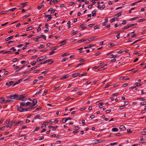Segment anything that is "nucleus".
<instances>
[{
  "instance_id": "1",
  "label": "nucleus",
  "mask_w": 146,
  "mask_h": 146,
  "mask_svg": "<svg viewBox=\"0 0 146 146\" xmlns=\"http://www.w3.org/2000/svg\"><path fill=\"white\" fill-rule=\"evenodd\" d=\"M7 99L4 101V103H10L12 102L14 100H18L19 98V96L17 95H14L11 96H8L6 97Z\"/></svg>"
},
{
  "instance_id": "2",
  "label": "nucleus",
  "mask_w": 146,
  "mask_h": 146,
  "mask_svg": "<svg viewBox=\"0 0 146 146\" xmlns=\"http://www.w3.org/2000/svg\"><path fill=\"white\" fill-rule=\"evenodd\" d=\"M17 110L20 112H23L30 111L29 108H23V107L20 106H17Z\"/></svg>"
},
{
  "instance_id": "3",
  "label": "nucleus",
  "mask_w": 146,
  "mask_h": 146,
  "mask_svg": "<svg viewBox=\"0 0 146 146\" xmlns=\"http://www.w3.org/2000/svg\"><path fill=\"white\" fill-rule=\"evenodd\" d=\"M37 103V100L35 99H34L33 100V103L31 105H30V106H29L28 108L29 109L30 111L31 110V109L35 107V106Z\"/></svg>"
},
{
  "instance_id": "4",
  "label": "nucleus",
  "mask_w": 146,
  "mask_h": 146,
  "mask_svg": "<svg viewBox=\"0 0 146 146\" xmlns=\"http://www.w3.org/2000/svg\"><path fill=\"white\" fill-rule=\"evenodd\" d=\"M26 95L25 94L21 95L19 97V98L18 100H20L23 101H26L27 99L26 98Z\"/></svg>"
},
{
  "instance_id": "5",
  "label": "nucleus",
  "mask_w": 146,
  "mask_h": 146,
  "mask_svg": "<svg viewBox=\"0 0 146 146\" xmlns=\"http://www.w3.org/2000/svg\"><path fill=\"white\" fill-rule=\"evenodd\" d=\"M85 75L86 74H73L71 76L73 77H75L78 76L80 77L82 76H85Z\"/></svg>"
},
{
  "instance_id": "6",
  "label": "nucleus",
  "mask_w": 146,
  "mask_h": 146,
  "mask_svg": "<svg viewBox=\"0 0 146 146\" xmlns=\"http://www.w3.org/2000/svg\"><path fill=\"white\" fill-rule=\"evenodd\" d=\"M23 121H19L16 122L14 124L16 126H19L23 124Z\"/></svg>"
},
{
  "instance_id": "7",
  "label": "nucleus",
  "mask_w": 146,
  "mask_h": 146,
  "mask_svg": "<svg viewBox=\"0 0 146 146\" xmlns=\"http://www.w3.org/2000/svg\"><path fill=\"white\" fill-rule=\"evenodd\" d=\"M51 72V71L49 69H46L45 70H42L40 71V73H46L48 72Z\"/></svg>"
},
{
  "instance_id": "8",
  "label": "nucleus",
  "mask_w": 146,
  "mask_h": 146,
  "mask_svg": "<svg viewBox=\"0 0 146 146\" xmlns=\"http://www.w3.org/2000/svg\"><path fill=\"white\" fill-rule=\"evenodd\" d=\"M128 102H125L123 106H119V109L120 110H122L123 109L125 106L126 105L128 104Z\"/></svg>"
},
{
  "instance_id": "9",
  "label": "nucleus",
  "mask_w": 146,
  "mask_h": 146,
  "mask_svg": "<svg viewBox=\"0 0 146 146\" xmlns=\"http://www.w3.org/2000/svg\"><path fill=\"white\" fill-rule=\"evenodd\" d=\"M59 1L60 0H51L49 4L51 5L52 4L51 3L52 2H53L54 4H55L59 2Z\"/></svg>"
},
{
  "instance_id": "10",
  "label": "nucleus",
  "mask_w": 146,
  "mask_h": 146,
  "mask_svg": "<svg viewBox=\"0 0 146 146\" xmlns=\"http://www.w3.org/2000/svg\"><path fill=\"white\" fill-rule=\"evenodd\" d=\"M43 56H41L40 57L38 58L37 60L36 61L37 62H39L40 61H41L42 60H43Z\"/></svg>"
},
{
  "instance_id": "11",
  "label": "nucleus",
  "mask_w": 146,
  "mask_h": 146,
  "mask_svg": "<svg viewBox=\"0 0 146 146\" xmlns=\"http://www.w3.org/2000/svg\"><path fill=\"white\" fill-rule=\"evenodd\" d=\"M13 82L12 81H11L10 82H7L6 83V85H8L9 86H13Z\"/></svg>"
},
{
  "instance_id": "12",
  "label": "nucleus",
  "mask_w": 146,
  "mask_h": 146,
  "mask_svg": "<svg viewBox=\"0 0 146 146\" xmlns=\"http://www.w3.org/2000/svg\"><path fill=\"white\" fill-rule=\"evenodd\" d=\"M121 13H122L121 12L118 13L117 14H116L115 15H114V17L115 18H117L119 17L121 15Z\"/></svg>"
},
{
  "instance_id": "13",
  "label": "nucleus",
  "mask_w": 146,
  "mask_h": 146,
  "mask_svg": "<svg viewBox=\"0 0 146 146\" xmlns=\"http://www.w3.org/2000/svg\"><path fill=\"white\" fill-rule=\"evenodd\" d=\"M66 43V41L65 40H63V41H61V42H60V43H59V44H60V46H61L64 45V44H65Z\"/></svg>"
},
{
  "instance_id": "14",
  "label": "nucleus",
  "mask_w": 146,
  "mask_h": 146,
  "mask_svg": "<svg viewBox=\"0 0 146 146\" xmlns=\"http://www.w3.org/2000/svg\"><path fill=\"white\" fill-rule=\"evenodd\" d=\"M27 3V2H26L22 3H21L20 5V7H21L22 8L24 7L25 5H26V4H25H25H26V3Z\"/></svg>"
},
{
  "instance_id": "15",
  "label": "nucleus",
  "mask_w": 146,
  "mask_h": 146,
  "mask_svg": "<svg viewBox=\"0 0 146 146\" xmlns=\"http://www.w3.org/2000/svg\"><path fill=\"white\" fill-rule=\"evenodd\" d=\"M142 1H143L142 0L139 1H138L137 2L134 3H133L132 4H131L130 5L131 6H133L134 5H136L137 3H139V2H141Z\"/></svg>"
},
{
  "instance_id": "16",
  "label": "nucleus",
  "mask_w": 146,
  "mask_h": 146,
  "mask_svg": "<svg viewBox=\"0 0 146 146\" xmlns=\"http://www.w3.org/2000/svg\"><path fill=\"white\" fill-rule=\"evenodd\" d=\"M94 46V45L92 44H90L88 45V46H85L84 47V49H86L87 48H89L93 46Z\"/></svg>"
},
{
  "instance_id": "17",
  "label": "nucleus",
  "mask_w": 146,
  "mask_h": 146,
  "mask_svg": "<svg viewBox=\"0 0 146 146\" xmlns=\"http://www.w3.org/2000/svg\"><path fill=\"white\" fill-rule=\"evenodd\" d=\"M31 103L29 102H27L26 103H25V105L26 106V108H28L29 107H28L29 105H31Z\"/></svg>"
},
{
  "instance_id": "18",
  "label": "nucleus",
  "mask_w": 146,
  "mask_h": 146,
  "mask_svg": "<svg viewBox=\"0 0 146 146\" xmlns=\"http://www.w3.org/2000/svg\"><path fill=\"white\" fill-rule=\"evenodd\" d=\"M20 106L22 107H24L26 108V106L25 105V103L24 102H22L21 103Z\"/></svg>"
},
{
  "instance_id": "19",
  "label": "nucleus",
  "mask_w": 146,
  "mask_h": 146,
  "mask_svg": "<svg viewBox=\"0 0 146 146\" xmlns=\"http://www.w3.org/2000/svg\"><path fill=\"white\" fill-rule=\"evenodd\" d=\"M87 40V39L86 38L82 39L81 40H78V43H80L82 42H83V41H86Z\"/></svg>"
},
{
  "instance_id": "20",
  "label": "nucleus",
  "mask_w": 146,
  "mask_h": 146,
  "mask_svg": "<svg viewBox=\"0 0 146 146\" xmlns=\"http://www.w3.org/2000/svg\"><path fill=\"white\" fill-rule=\"evenodd\" d=\"M13 37H14L13 36H10L9 37L7 38H6L5 39V40L6 41H8L10 39H12V38H13Z\"/></svg>"
},
{
  "instance_id": "21",
  "label": "nucleus",
  "mask_w": 146,
  "mask_h": 146,
  "mask_svg": "<svg viewBox=\"0 0 146 146\" xmlns=\"http://www.w3.org/2000/svg\"><path fill=\"white\" fill-rule=\"evenodd\" d=\"M131 27V24L128 25L126 26H125L123 28V29H125Z\"/></svg>"
},
{
  "instance_id": "22",
  "label": "nucleus",
  "mask_w": 146,
  "mask_h": 146,
  "mask_svg": "<svg viewBox=\"0 0 146 146\" xmlns=\"http://www.w3.org/2000/svg\"><path fill=\"white\" fill-rule=\"evenodd\" d=\"M111 131L113 132H117L118 131V129L116 128H113L112 129Z\"/></svg>"
},
{
  "instance_id": "23",
  "label": "nucleus",
  "mask_w": 146,
  "mask_h": 146,
  "mask_svg": "<svg viewBox=\"0 0 146 146\" xmlns=\"http://www.w3.org/2000/svg\"><path fill=\"white\" fill-rule=\"evenodd\" d=\"M119 129L121 130H122L123 131L125 130V127L123 125H121L119 128Z\"/></svg>"
},
{
  "instance_id": "24",
  "label": "nucleus",
  "mask_w": 146,
  "mask_h": 146,
  "mask_svg": "<svg viewBox=\"0 0 146 146\" xmlns=\"http://www.w3.org/2000/svg\"><path fill=\"white\" fill-rule=\"evenodd\" d=\"M33 27L32 26H30L27 28L26 31H27L32 29Z\"/></svg>"
},
{
  "instance_id": "25",
  "label": "nucleus",
  "mask_w": 146,
  "mask_h": 146,
  "mask_svg": "<svg viewBox=\"0 0 146 146\" xmlns=\"http://www.w3.org/2000/svg\"><path fill=\"white\" fill-rule=\"evenodd\" d=\"M59 46H55L53 48H52L51 49V50L52 51H53L56 50L57 48H58Z\"/></svg>"
},
{
  "instance_id": "26",
  "label": "nucleus",
  "mask_w": 146,
  "mask_h": 146,
  "mask_svg": "<svg viewBox=\"0 0 146 146\" xmlns=\"http://www.w3.org/2000/svg\"><path fill=\"white\" fill-rule=\"evenodd\" d=\"M21 81V80L20 79V80H18L17 81V82L14 83V84H13V86H15V85L17 84H19L20 82Z\"/></svg>"
},
{
  "instance_id": "27",
  "label": "nucleus",
  "mask_w": 146,
  "mask_h": 146,
  "mask_svg": "<svg viewBox=\"0 0 146 146\" xmlns=\"http://www.w3.org/2000/svg\"><path fill=\"white\" fill-rule=\"evenodd\" d=\"M4 98H0V103H2L3 102L4 103Z\"/></svg>"
},
{
  "instance_id": "28",
  "label": "nucleus",
  "mask_w": 146,
  "mask_h": 146,
  "mask_svg": "<svg viewBox=\"0 0 146 146\" xmlns=\"http://www.w3.org/2000/svg\"><path fill=\"white\" fill-rule=\"evenodd\" d=\"M5 69H4L3 70H0V72H2V73H8V72L7 71H5Z\"/></svg>"
},
{
  "instance_id": "29",
  "label": "nucleus",
  "mask_w": 146,
  "mask_h": 146,
  "mask_svg": "<svg viewBox=\"0 0 146 146\" xmlns=\"http://www.w3.org/2000/svg\"><path fill=\"white\" fill-rule=\"evenodd\" d=\"M69 77V75L68 74L66 75L65 76L61 78V80H62L63 79H66Z\"/></svg>"
},
{
  "instance_id": "30",
  "label": "nucleus",
  "mask_w": 146,
  "mask_h": 146,
  "mask_svg": "<svg viewBox=\"0 0 146 146\" xmlns=\"http://www.w3.org/2000/svg\"><path fill=\"white\" fill-rule=\"evenodd\" d=\"M36 64V62L35 61H33L31 63V64L32 66H34Z\"/></svg>"
},
{
  "instance_id": "31",
  "label": "nucleus",
  "mask_w": 146,
  "mask_h": 146,
  "mask_svg": "<svg viewBox=\"0 0 146 146\" xmlns=\"http://www.w3.org/2000/svg\"><path fill=\"white\" fill-rule=\"evenodd\" d=\"M141 140L139 141L140 143H143L144 142V141L143 140V137H141L140 138Z\"/></svg>"
},
{
  "instance_id": "32",
  "label": "nucleus",
  "mask_w": 146,
  "mask_h": 146,
  "mask_svg": "<svg viewBox=\"0 0 146 146\" xmlns=\"http://www.w3.org/2000/svg\"><path fill=\"white\" fill-rule=\"evenodd\" d=\"M17 8L16 7L13 8L9 9L8 11H7V12H8L9 11H14Z\"/></svg>"
},
{
  "instance_id": "33",
  "label": "nucleus",
  "mask_w": 146,
  "mask_h": 146,
  "mask_svg": "<svg viewBox=\"0 0 146 146\" xmlns=\"http://www.w3.org/2000/svg\"><path fill=\"white\" fill-rule=\"evenodd\" d=\"M96 11L94 10L92 12V16L94 17L96 16Z\"/></svg>"
},
{
  "instance_id": "34",
  "label": "nucleus",
  "mask_w": 146,
  "mask_h": 146,
  "mask_svg": "<svg viewBox=\"0 0 146 146\" xmlns=\"http://www.w3.org/2000/svg\"><path fill=\"white\" fill-rule=\"evenodd\" d=\"M134 86H138L141 85V84L140 83H136L134 84Z\"/></svg>"
},
{
  "instance_id": "35",
  "label": "nucleus",
  "mask_w": 146,
  "mask_h": 146,
  "mask_svg": "<svg viewBox=\"0 0 146 146\" xmlns=\"http://www.w3.org/2000/svg\"><path fill=\"white\" fill-rule=\"evenodd\" d=\"M145 20H146V19H140L138 20L137 21V22H143V21H145Z\"/></svg>"
},
{
  "instance_id": "36",
  "label": "nucleus",
  "mask_w": 146,
  "mask_h": 146,
  "mask_svg": "<svg viewBox=\"0 0 146 146\" xmlns=\"http://www.w3.org/2000/svg\"><path fill=\"white\" fill-rule=\"evenodd\" d=\"M117 55H114L113 54H111L110 56V58H115L116 57Z\"/></svg>"
},
{
  "instance_id": "37",
  "label": "nucleus",
  "mask_w": 146,
  "mask_h": 146,
  "mask_svg": "<svg viewBox=\"0 0 146 146\" xmlns=\"http://www.w3.org/2000/svg\"><path fill=\"white\" fill-rule=\"evenodd\" d=\"M83 48H80L78 49V50H79V52L80 53H81L83 52L84 51L83 50Z\"/></svg>"
},
{
  "instance_id": "38",
  "label": "nucleus",
  "mask_w": 146,
  "mask_h": 146,
  "mask_svg": "<svg viewBox=\"0 0 146 146\" xmlns=\"http://www.w3.org/2000/svg\"><path fill=\"white\" fill-rule=\"evenodd\" d=\"M31 15V14H29V15H25V16H24L23 17V19H25L27 18L29 16Z\"/></svg>"
},
{
  "instance_id": "39",
  "label": "nucleus",
  "mask_w": 146,
  "mask_h": 146,
  "mask_svg": "<svg viewBox=\"0 0 146 146\" xmlns=\"http://www.w3.org/2000/svg\"><path fill=\"white\" fill-rule=\"evenodd\" d=\"M62 121L63 123H65L67 121L66 118H63L62 119Z\"/></svg>"
},
{
  "instance_id": "40",
  "label": "nucleus",
  "mask_w": 146,
  "mask_h": 146,
  "mask_svg": "<svg viewBox=\"0 0 146 146\" xmlns=\"http://www.w3.org/2000/svg\"><path fill=\"white\" fill-rule=\"evenodd\" d=\"M18 59L17 58H15L13 59L12 60V62H16L18 60Z\"/></svg>"
},
{
  "instance_id": "41",
  "label": "nucleus",
  "mask_w": 146,
  "mask_h": 146,
  "mask_svg": "<svg viewBox=\"0 0 146 146\" xmlns=\"http://www.w3.org/2000/svg\"><path fill=\"white\" fill-rule=\"evenodd\" d=\"M12 124H9V125H6V127L7 128L11 127V126H12Z\"/></svg>"
},
{
  "instance_id": "42",
  "label": "nucleus",
  "mask_w": 146,
  "mask_h": 146,
  "mask_svg": "<svg viewBox=\"0 0 146 146\" xmlns=\"http://www.w3.org/2000/svg\"><path fill=\"white\" fill-rule=\"evenodd\" d=\"M141 105L144 106L146 105V102H142L140 103Z\"/></svg>"
},
{
  "instance_id": "43",
  "label": "nucleus",
  "mask_w": 146,
  "mask_h": 146,
  "mask_svg": "<svg viewBox=\"0 0 146 146\" xmlns=\"http://www.w3.org/2000/svg\"><path fill=\"white\" fill-rule=\"evenodd\" d=\"M51 16L52 15H49V17H48V19H47V21H49L51 19H52V17H51Z\"/></svg>"
},
{
  "instance_id": "44",
  "label": "nucleus",
  "mask_w": 146,
  "mask_h": 146,
  "mask_svg": "<svg viewBox=\"0 0 146 146\" xmlns=\"http://www.w3.org/2000/svg\"><path fill=\"white\" fill-rule=\"evenodd\" d=\"M15 42V41H10L8 42H6V44H8L11 42Z\"/></svg>"
},
{
  "instance_id": "45",
  "label": "nucleus",
  "mask_w": 146,
  "mask_h": 146,
  "mask_svg": "<svg viewBox=\"0 0 146 146\" xmlns=\"http://www.w3.org/2000/svg\"><path fill=\"white\" fill-rule=\"evenodd\" d=\"M141 134L143 135H146V131H143L141 132Z\"/></svg>"
},
{
  "instance_id": "46",
  "label": "nucleus",
  "mask_w": 146,
  "mask_h": 146,
  "mask_svg": "<svg viewBox=\"0 0 146 146\" xmlns=\"http://www.w3.org/2000/svg\"><path fill=\"white\" fill-rule=\"evenodd\" d=\"M78 59L81 62H83L85 61V60L83 58L81 59V58H80Z\"/></svg>"
},
{
  "instance_id": "47",
  "label": "nucleus",
  "mask_w": 146,
  "mask_h": 146,
  "mask_svg": "<svg viewBox=\"0 0 146 146\" xmlns=\"http://www.w3.org/2000/svg\"><path fill=\"white\" fill-rule=\"evenodd\" d=\"M44 127H46V124L45 123H43V125L41 126V128L43 129Z\"/></svg>"
},
{
  "instance_id": "48",
  "label": "nucleus",
  "mask_w": 146,
  "mask_h": 146,
  "mask_svg": "<svg viewBox=\"0 0 146 146\" xmlns=\"http://www.w3.org/2000/svg\"><path fill=\"white\" fill-rule=\"evenodd\" d=\"M41 36H42V37L45 40H46V36L44 35H40Z\"/></svg>"
},
{
  "instance_id": "49",
  "label": "nucleus",
  "mask_w": 146,
  "mask_h": 146,
  "mask_svg": "<svg viewBox=\"0 0 146 146\" xmlns=\"http://www.w3.org/2000/svg\"><path fill=\"white\" fill-rule=\"evenodd\" d=\"M69 54L68 53H66L64 54H63L61 56L62 57L64 56H66L68 55Z\"/></svg>"
},
{
  "instance_id": "50",
  "label": "nucleus",
  "mask_w": 146,
  "mask_h": 146,
  "mask_svg": "<svg viewBox=\"0 0 146 146\" xmlns=\"http://www.w3.org/2000/svg\"><path fill=\"white\" fill-rule=\"evenodd\" d=\"M44 47V45L42 44H41L38 47V48H43Z\"/></svg>"
},
{
  "instance_id": "51",
  "label": "nucleus",
  "mask_w": 146,
  "mask_h": 146,
  "mask_svg": "<svg viewBox=\"0 0 146 146\" xmlns=\"http://www.w3.org/2000/svg\"><path fill=\"white\" fill-rule=\"evenodd\" d=\"M59 121L58 119H56L54 120V121H53L54 123H56L57 122H58Z\"/></svg>"
},
{
  "instance_id": "52",
  "label": "nucleus",
  "mask_w": 146,
  "mask_h": 146,
  "mask_svg": "<svg viewBox=\"0 0 146 146\" xmlns=\"http://www.w3.org/2000/svg\"><path fill=\"white\" fill-rule=\"evenodd\" d=\"M55 53V51H52L50 52L49 53V55H52V54Z\"/></svg>"
},
{
  "instance_id": "53",
  "label": "nucleus",
  "mask_w": 146,
  "mask_h": 146,
  "mask_svg": "<svg viewBox=\"0 0 146 146\" xmlns=\"http://www.w3.org/2000/svg\"><path fill=\"white\" fill-rule=\"evenodd\" d=\"M41 70H35L34 71V72L33 73H36L37 72H40V71Z\"/></svg>"
},
{
  "instance_id": "54",
  "label": "nucleus",
  "mask_w": 146,
  "mask_h": 146,
  "mask_svg": "<svg viewBox=\"0 0 146 146\" xmlns=\"http://www.w3.org/2000/svg\"><path fill=\"white\" fill-rule=\"evenodd\" d=\"M127 131L128 133H130L132 132V131L131 129H127Z\"/></svg>"
},
{
  "instance_id": "55",
  "label": "nucleus",
  "mask_w": 146,
  "mask_h": 146,
  "mask_svg": "<svg viewBox=\"0 0 146 146\" xmlns=\"http://www.w3.org/2000/svg\"><path fill=\"white\" fill-rule=\"evenodd\" d=\"M51 60L52 59H48V60H46L44 61L45 63L46 64V63L48 62H50Z\"/></svg>"
},
{
  "instance_id": "56",
  "label": "nucleus",
  "mask_w": 146,
  "mask_h": 146,
  "mask_svg": "<svg viewBox=\"0 0 146 146\" xmlns=\"http://www.w3.org/2000/svg\"><path fill=\"white\" fill-rule=\"evenodd\" d=\"M115 45L114 43H111L110 44L109 46L110 47H111L112 46H114Z\"/></svg>"
},
{
  "instance_id": "57",
  "label": "nucleus",
  "mask_w": 146,
  "mask_h": 146,
  "mask_svg": "<svg viewBox=\"0 0 146 146\" xmlns=\"http://www.w3.org/2000/svg\"><path fill=\"white\" fill-rule=\"evenodd\" d=\"M94 143H98L99 142V140H94Z\"/></svg>"
},
{
  "instance_id": "58",
  "label": "nucleus",
  "mask_w": 146,
  "mask_h": 146,
  "mask_svg": "<svg viewBox=\"0 0 146 146\" xmlns=\"http://www.w3.org/2000/svg\"><path fill=\"white\" fill-rule=\"evenodd\" d=\"M117 143V142H115L113 143H111L110 144V145L111 146H113L116 145Z\"/></svg>"
},
{
  "instance_id": "59",
  "label": "nucleus",
  "mask_w": 146,
  "mask_h": 146,
  "mask_svg": "<svg viewBox=\"0 0 146 146\" xmlns=\"http://www.w3.org/2000/svg\"><path fill=\"white\" fill-rule=\"evenodd\" d=\"M68 58H64V59H63L62 60V62H64L66 60H68Z\"/></svg>"
},
{
  "instance_id": "60",
  "label": "nucleus",
  "mask_w": 146,
  "mask_h": 146,
  "mask_svg": "<svg viewBox=\"0 0 146 146\" xmlns=\"http://www.w3.org/2000/svg\"><path fill=\"white\" fill-rule=\"evenodd\" d=\"M115 21V18L113 19H111L110 20V22L111 23H112V22Z\"/></svg>"
},
{
  "instance_id": "61",
  "label": "nucleus",
  "mask_w": 146,
  "mask_h": 146,
  "mask_svg": "<svg viewBox=\"0 0 146 146\" xmlns=\"http://www.w3.org/2000/svg\"><path fill=\"white\" fill-rule=\"evenodd\" d=\"M56 11V10H54L52 9V11H50V13H53L54 12H55V11Z\"/></svg>"
},
{
  "instance_id": "62",
  "label": "nucleus",
  "mask_w": 146,
  "mask_h": 146,
  "mask_svg": "<svg viewBox=\"0 0 146 146\" xmlns=\"http://www.w3.org/2000/svg\"><path fill=\"white\" fill-rule=\"evenodd\" d=\"M95 25V24H90V25H89L88 26L89 27H91L92 26H93L94 25Z\"/></svg>"
},
{
  "instance_id": "63",
  "label": "nucleus",
  "mask_w": 146,
  "mask_h": 146,
  "mask_svg": "<svg viewBox=\"0 0 146 146\" xmlns=\"http://www.w3.org/2000/svg\"><path fill=\"white\" fill-rule=\"evenodd\" d=\"M100 54H101L100 52H97V53H96V54H95L94 55L96 56H97L99 55Z\"/></svg>"
},
{
  "instance_id": "64",
  "label": "nucleus",
  "mask_w": 146,
  "mask_h": 146,
  "mask_svg": "<svg viewBox=\"0 0 146 146\" xmlns=\"http://www.w3.org/2000/svg\"><path fill=\"white\" fill-rule=\"evenodd\" d=\"M78 33V31H76L75 32H73L72 34V35H75L76 34H77Z\"/></svg>"
}]
</instances>
